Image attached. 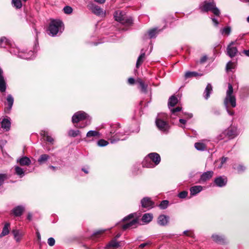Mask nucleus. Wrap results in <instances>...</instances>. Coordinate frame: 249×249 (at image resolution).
<instances>
[{"mask_svg":"<svg viewBox=\"0 0 249 249\" xmlns=\"http://www.w3.org/2000/svg\"><path fill=\"white\" fill-rule=\"evenodd\" d=\"M8 107L5 108V111L9 112L12 107L14 103V98L11 94H8L6 98Z\"/></svg>","mask_w":249,"mask_h":249,"instance_id":"4be33fe9","label":"nucleus"},{"mask_svg":"<svg viewBox=\"0 0 249 249\" xmlns=\"http://www.w3.org/2000/svg\"><path fill=\"white\" fill-rule=\"evenodd\" d=\"M151 244V242L150 241H148L147 242L142 243L139 245L140 248H143L148 245H149Z\"/></svg>","mask_w":249,"mask_h":249,"instance_id":"bf43d9fd","label":"nucleus"},{"mask_svg":"<svg viewBox=\"0 0 249 249\" xmlns=\"http://www.w3.org/2000/svg\"><path fill=\"white\" fill-rule=\"evenodd\" d=\"M88 8L94 14L97 16L104 17L106 15V11H103V9L98 5H96L93 3H90L88 5Z\"/></svg>","mask_w":249,"mask_h":249,"instance_id":"0eeeda50","label":"nucleus"},{"mask_svg":"<svg viewBox=\"0 0 249 249\" xmlns=\"http://www.w3.org/2000/svg\"><path fill=\"white\" fill-rule=\"evenodd\" d=\"M50 159V156L47 154H42L38 159V162L40 164H43Z\"/></svg>","mask_w":249,"mask_h":249,"instance_id":"c9c22d12","label":"nucleus"},{"mask_svg":"<svg viewBox=\"0 0 249 249\" xmlns=\"http://www.w3.org/2000/svg\"><path fill=\"white\" fill-rule=\"evenodd\" d=\"M203 187L200 185L194 186L190 188V195L192 196H196L202 190Z\"/></svg>","mask_w":249,"mask_h":249,"instance_id":"5701e85b","label":"nucleus"},{"mask_svg":"<svg viewBox=\"0 0 249 249\" xmlns=\"http://www.w3.org/2000/svg\"><path fill=\"white\" fill-rule=\"evenodd\" d=\"M1 127L8 131L10 129L11 126V122L8 119H3L1 122Z\"/></svg>","mask_w":249,"mask_h":249,"instance_id":"bb28decb","label":"nucleus"},{"mask_svg":"<svg viewBox=\"0 0 249 249\" xmlns=\"http://www.w3.org/2000/svg\"><path fill=\"white\" fill-rule=\"evenodd\" d=\"M114 18L115 20L126 26L131 25L133 23L132 18L126 16L125 13L121 10H117L114 12Z\"/></svg>","mask_w":249,"mask_h":249,"instance_id":"423d86ee","label":"nucleus"},{"mask_svg":"<svg viewBox=\"0 0 249 249\" xmlns=\"http://www.w3.org/2000/svg\"><path fill=\"white\" fill-rule=\"evenodd\" d=\"M212 19V20L213 22V25L215 26H217L219 24V22L217 20V19L214 18H211Z\"/></svg>","mask_w":249,"mask_h":249,"instance_id":"052dcab7","label":"nucleus"},{"mask_svg":"<svg viewBox=\"0 0 249 249\" xmlns=\"http://www.w3.org/2000/svg\"><path fill=\"white\" fill-rule=\"evenodd\" d=\"M195 148L199 151H203L206 149L205 145L202 142H196L195 144Z\"/></svg>","mask_w":249,"mask_h":249,"instance_id":"ea45409f","label":"nucleus"},{"mask_svg":"<svg viewBox=\"0 0 249 249\" xmlns=\"http://www.w3.org/2000/svg\"><path fill=\"white\" fill-rule=\"evenodd\" d=\"M141 204L142 208L147 210L152 209L154 206V203L151 200L149 197H144L141 200Z\"/></svg>","mask_w":249,"mask_h":249,"instance_id":"9d476101","label":"nucleus"},{"mask_svg":"<svg viewBox=\"0 0 249 249\" xmlns=\"http://www.w3.org/2000/svg\"><path fill=\"white\" fill-rule=\"evenodd\" d=\"M179 122L181 124H185L186 121V120L183 119H179Z\"/></svg>","mask_w":249,"mask_h":249,"instance_id":"774afa93","label":"nucleus"},{"mask_svg":"<svg viewBox=\"0 0 249 249\" xmlns=\"http://www.w3.org/2000/svg\"><path fill=\"white\" fill-rule=\"evenodd\" d=\"M97 145L100 147L107 146L108 144V142L104 139H100L97 142Z\"/></svg>","mask_w":249,"mask_h":249,"instance_id":"a18cd8bd","label":"nucleus"},{"mask_svg":"<svg viewBox=\"0 0 249 249\" xmlns=\"http://www.w3.org/2000/svg\"><path fill=\"white\" fill-rule=\"evenodd\" d=\"M178 102V98L175 96H171L168 100V105L169 107H174Z\"/></svg>","mask_w":249,"mask_h":249,"instance_id":"7c9ffc66","label":"nucleus"},{"mask_svg":"<svg viewBox=\"0 0 249 249\" xmlns=\"http://www.w3.org/2000/svg\"><path fill=\"white\" fill-rule=\"evenodd\" d=\"M212 238L214 242L219 244H223L226 243V240L224 236L213 234Z\"/></svg>","mask_w":249,"mask_h":249,"instance_id":"aec40b11","label":"nucleus"},{"mask_svg":"<svg viewBox=\"0 0 249 249\" xmlns=\"http://www.w3.org/2000/svg\"><path fill=\"white\" fill-rule=\"evenodd\" d=\"M138 225V220L137 219H133L131 221L124 224L123 226V229L125 230L129 228H135Z\"/></svg>","mask_w":249,"mask_h":249,"instance_id":"f3484780","label":"nucleus"},{"mask_svg":"<svg viewBox=\"0 0 249 249\" xmlns=\"http://www.w3.org/2000/svg\"><path fill=\"white\" fill-rule=\"evenodd\" d=\"M41 135H43L44 137H46V140L47 141L53 143L54 140L50 136H49L47 132L44 131L43 133H41Z\"/></svg>","mask_w":249,"mask_h":249,"instance_id":"37998d69","label":"nucleus"},{"mask_svg":"<svg viewBox=\"0 0 249 249\" xmlns=\"http://www.w3.org/2000/svg\"><path fill=\"white\" fill-rule=\"evenodd\" d=\"M221 35L223 36H229L231 32V28L230 26H226L220 30Z\"/></svg>","mask_w":249,"mask_h":249,"instance_id":"e433bc0d","label":"nucleus"},{"mask_svg":"<svg viewBox=\"0 0 249 249\" xmlns=\"http://www.w3.org/2000/svg\"><path fill=\"white\" fill-rule=\"evenodd\" d=\"M86 137L88 138H90L92 137L99 138L100 137V134L99 132L95 130H89L87 132Z\"/></svg>","mask_w":249,"mask_h":249,"instance_id":"72a5a7b5","label":"nucleus"},{"mask_svg":"<svg viewBox=\"0 0 249 249\" xmlns=\"http://www.w3.org/2000/svg\"><path fill=\"white\" fill-rule=\"evenodd\" d=\"M228 160V158L227 157H223L222 158H221V163H220V164L218 166V168H220L222 167V165L225 163L226 162V161H227Z\"/></svg>","mask_w":249,"mask_h":249,"instance_id":"5fc2aeb1","label":"nucleus"},{"mask_svg":"<svg viewBox=\"0 0 249 249\" xmlns=\"http://www.w3.org/2000/svg\"><path fill=\"white\" fill-rule=\"evenodd\" d=\"M170 217L168 215L164 214L160 215L158 218L157 223L161 226H165L168 225Z\"/></svg>","mask_w":249,"mask_h":249,"instance_id":"ddd939ff","label":"nucleus"},{"mask_svg":"<svg viewBox=\"0 0 249 249\" xmlns=\"http://www.w3.org/2000/svg\"><path fill=\"white\" fill-rule=\"evenodd\" d=\"M120 246V243L116 239L111 240L105 247L106 249H111L112 248H117Z\"/></svg>","mask_w":249,"mask_h":249,"instance_id":"412c9836","label":"nucleus"},{"mask_svg":"<svg viewBox=\"0 0 249 249\" xmlns=\"http://www.w3.org/2000/svg\"><path fill=\"white\" fill-rule=\"evenodd\" d=\"M199 9L202 13L211 11L216 16H219L220 14V10L216 7L215 4L214 2L205 1L199 4Z\"/></svg>","mask_w":249,"mask_h":249,"instance_id":"39448f33","label":"nucleus"},{"mask_svg":"<svg viewBox=\"0 0 249 249\" xmlns=\"http://www.w3.org/2000/svg\"><path fill=\"white\" fill-rule=\"evenodd\" d=\"M17 162L21 166H29L31 163V160L29 158L23 156L18 159Z\"/></svg>","mask_w":249,"mask_h":249,"instance_id":"dca6fc26","label":"nucleus"},{"mask_svg":"<svg viewBox=\"0 0 249 249\" xmlns=\"http://www.w3.org/2000/svg\"><path fill=\"white\" fill-rule=\"evenodd\" d=\"M181 110V107H177L176 108L171 109V117L172 118H175V116L178 115V112H180Z\"/></svg>","mask_w":249,"mask_h":249,"instance_id":"58836bf2","label":"nucleus"},{"mask_svg":"<svg viewBox=\"0 0 249 249\" xmlns=\"http://www.w3.org/2000/svg\"><path fill=\"white\" fill-rule=\"evenodd\" d=\"M137 82L139 84L140 87H141V91L142 92L146 93L147 85H145L144 82L141 79H137Z\"/></svg>","mask_w":249,"mask_h":249,"instance_id":"f704fd0d","label":"nucleus"},{"mask_svg":"<svg viewBox=\"0 0 249 249\" xmlns=\"http://www.w3.org/2000/svg\"><path fill=\"white\" fill-rule=\"evenodd\" d=\"M145 52H144L143 49H142L141 54L138 57L137 60V62H136V66L137 68H138L140 67V66L143 63V61L145 59Z\"/></svg>","mask_w":249,"mask_h":249,"instance_id":"393cba45","label":"nucleus"},{"mask_svg":"<svg viewBox=\"0 0 249 249\" xmlns=\"http://www.w3.org/2000/svg\"><path fill=\"white\" fill-rule=\"evenodd\" d=\"M207 59V57L206 56H203V57H202L200 60V62L201 63H203L204 62H205L206 60Z\"/></svg>","mask_w":249,"mask_h":249,"instance_id":"69168bd1","label":"nucleus"},{"mask_svg":"<svg viewBox=\"0 0 249 249\" xmlns=\"http://www.w3.org/2000/svg\"><path fill=\"white\" fill-rule=\"evenodd\" d=\"M233 89L231 84H228V89L226 92V96L224 99V104L225 107H235L236 106V99L232 95Z\"/></svg>","mask_w":249,"mask_h":249,"instance_id":"20e7f679","label":"nucleus"},{"mask_svg":"<svg viewBox=\"0 0 249 249\" xmlns=\"http://www.w3.org/2000/svg\"><path fill=\"white\" fill-rule=\"evenodd\" d=\"M12 45V42L10 40L5 37H1L0 38V48H6L7 46Z\"/></svg>","mask_w":249,"mask_h":249,"instance_id":"b1692460","label":"nucleus"},{"mask_svg":"<svg viewBox=\"0 0 249 249\" xmlns=\"http://www.w3.org/2000/svg\"><path fill=\"white\" fill-rule=\"evenodd\" d=\"M212 90L213 88L211 84H208L204 92V97L205 99L207 100L209 98Z\"/></svg>","mask_w":249,"mask_h":249,"instance_id":"cd10ccee","label":"nucleus"},{"mask_svg":"<svg viewBox=\"0 0 249 249\" xmlns=\"http://www.w3.org/2000/svg\"><path fill=\"white\" fill-rule=\"evenodd\" d=\"M188 195V192L186 191H182L178 195V196L180 198H185Z\"/></svg>","mask_w":249,"mask_h":249,"instance_id":"8fccbe9b","label":"nucleus"},{"mask_svg":"<svg viewBox=\"0 0 249 249\" xmlns=\"http://www.w3.org/2000/svg\"><path fill=\"white\" fill-rule=\"evenodd\" d=\"M12 233L14 235V238L17 242H19L21 238L22 234L18 230H13Z\"/></svg>","mask_w":249,"mask_h":249,"instance_id":"473e14b6","label":"nucleus"},{"mask_svg":"<svg viewBox=\"0 0 249 249\" xmlns=\"http://www.w3.org/2000/svg\"><path fill=\"white\" fill-rule=\"evenodd\" d=\"M9 51L13 54L18 55L19 57V54H21V51H19V48L14 47L13 44H12L11 46H9Z\"/></svg>","mask_w":249,"mask_h":249,"instance_id":"c85d7f7f","label":"nucleus"},{"mask_svg":"<svg viewBox=\"0 0 249 249\" xmlns=\"http://www.w3.org/2000/svg\"><path fill=\"white\" fill-rule=\"evenodd\" d=\"M233 65V63L231 62V61H229L226 65V70L227 71H229L231 70L233 67L232 65Z\"/></svg>","mask_w":249,"mask_h":249,"instance_id":"4d7b16f0","label":"nucleus"},{"mask_svg":"<svg viewBox=\"0 0 249 249\" xmlns=\"http://www.w3.org/2000/svg\"><path fill=\"white\" fill-rule=\"evenodd\" d=\"M107 229H102V230H98L96 231H95L93 233V235L96 236L97 234H102V233H104L105 231H107Z\"/></svg>","mask_w":249,"mask_h":249,"instance_id":"6e6d98bb","label":"nucleus"},{"mask_svg":"<svg viewBox=\"0 0 249 249\" xmlns=\"http://www.w3.org/2000/svg\"><path fill=\"white\" fill-rule=\"evenodd\" d=\"M160 157L157 153L149 154L142 162V166L147 168H153L160 163Z\"/></svg>","mask_w":249,"mask_h":249,"instance_id":"f03ea898","label":"nucleus"},{"mask_svg":"<svg viewBox=\"0 0 249 249\" xmlns=\"http://www.w3.org/2000/svg\"><path fill=\"white\" fill-rule=\"evenodd\" d=\"M71 121L73 124L77 123L80 121H85V122L83 124H81L79 125H75L76 127L78 128H84L90 124L91 118L85 112L79 111L76 112L72 116Z\"/></svg>","mask_w":249,"mask_h":249,"instance_id":"f257e3e1","label":"nucleus"},{"mask_svg":"<svg viewBox=\"0 0 249 249\" xmlns=\"http://www.w3.org/2000/svg\"><path fill=\"white\" fill-rule=\"evenodd\" d=\"M80 134V131L78 130L71 129L68 131V135L70 137H75Z\"/></svg>","mask_w":249,"mask_h":249,"instance_id":"a19ab883","label":"nucleus"},{"mask_svg":"<svg viewBox=\"0 0 249 249\" xmlns=\"http://www.w3.org/2000/svg\"><path fill=\"white\" fill-rule=\"evenodd\" d=\"M13 6L17 9H19L22 7V3L20 0H12Z\"/></svg>","mask_w":249,"mask_h":249,"instance_id":"c03bdc74","label":"nucleus"},{"mask_svg":"<svg viewBox=\"0 0 249 249\" xmlns=\"http://www.w3.org/2000/svg\"><path fill=\"white\" fill-rule=\"evenodd\" d=\"M47 242L50 246L52 247L54 245L55 241L53 238L50 237L48 238Z\"/></svg>","mask_w":249,"mask_h":249,"instance_id":"864d4df0","label":"nucleus"},{"mask_svg":"<svg viewBox=\"0 0 249 249\" xmlns=\"http://www.w3.org/2000/svg\"><path fill=\"white\" fill-rule=\"evenodd\" d=\"M64 29L63 22L59 19L52 20L49 26V34L52 36H56L58 33H61Z\"/></svg>","mask_w":249,"mask_h":249,"instance_id":"7ed1b4c3","label":"nucleus"},{"mask_svg":"<svg viewBox=\"0 0 249 249\" xmlns=\"http://www.w3.org/2000/svg\"><path fill=\"white\" fill-rule=\"evenodd\" d=\"M239 134L237 128L235 126L229 127L226 131V135L230 139H233L236 137Z\"/></svg>","mask_w":249,"mask_h":249,"instance_id":"2eb2a0df","label":"nucleus"},{"mask_svg":"<svg viewBox=\"0 0 249 249\" xmlns=\"http://www.w3.org/2000/svg\"><path fill=\"white\" fill-rule=\"evenodd\" d=\"M226 109V110L228 112V113L229 114V115H231V116H232L234 115V112L233 111H231V110H230L229 109V107H225Z\"/></svg>","mask_w":249,"mask_h":249,"instance_id":"680f3d73","label":"nucleus"},{"mask_svg":"<svg viewBox=\"0 0 249 249\" xmlns=\"http://www.w3.org/2000/svg\"><path fill=\"white\" fill-rule=\"evenodd\" d=\"M127 136H125L123 132H121L120 131H118L116 132L115 135L112 138L110 139L111 143H114L118 141H124L126 139Z\"/></svg>","mask_w":249,"mask_h":249,"instance_id":"4468645a","label":"nucleus"},{"mask_svg":"<svg viewBox=\"0 0 249 249\" xmlns=\"http://www.w3.org/2000/svg\"><path fill=\"white\" fill-rule=\"evenodd\" d=\"M95 2L99 4H103L105 2L106 0H94Z\"/></svg>","mask_w":249,"mask_h":249,"instance_id":"338daca9","label":"nucleus"},{"mask_svg":"<svg viewBox=\"0 0 249 249\" xmlns=\"http://www.w3.org/2000/svg\"><path fill=\"white\" fill-rule=\"evenodd\" d=\"M214 183L217 187H224L227 183V178L224 176L218 177L214 179Z\"/></svg>","mask_w":249,"mask_h":249,"instance_id":"9b49d317","label":"nucleus"},{"mask_svg":"<svg viewBox=\"0 0 249 249\" xmlns=\"http://www.w3.org/2000/svg\"><path fill=\"white\" fill-rule=\"evenodd\" d=\"M133 216H134V214L133 213H131L130 214H129L128 216L125 217L124 219H123V220L124 221H126L128 219H131L133 217Z\"/></svg>","mask_w":249,"mask_h":249,"instance_id":"e2e57ef3","label":"nucleus"},{"mask_svg":"<svg viewBox=\"0 0 249 249\" xmlns=\"http://www.w3.org/2000/svg\"><path fill=\"white\" fill-rule=\"evenodd\" d=\"M213 171H208L204 172L200 176L199 179L200 183H203L207 180H210L213 175Z\"/></svg>","mask_w":249,"mask_h":249,"instance_id":"f8f14e48","label":"nucleus"},{"mask_svg":"<svg viewBox=\"0 0 249 249\" xmlns=\"http://www.w3.org/2000/svg\"><path fill=\"white\" fill-rule=\"evenodd\" d=\"M156 124L159 129L163 132L167 131L169 128L168 124L159 117L156 120Z\"/></svg>","mask_w":249,"mask_h":249,"instance_id":"6e6552de","label":"nucleus"},{"mask_svg":"<svg viewBox=\"0 0 249 249\" xmlns=\"http://www.w3.org/2000/svg\"><path fill=\"white\" fill-rule=\"evenodd\" d=\"M156 29H153L151 30H150L148 32V36L150 38L155 37L156 36L157 32H156Z\"/></svg>","mask_w":249,"mask_h":249,"instance_id":"de8ad7c7","label":"nucleus"},{"mask_svg":"<svg viewBox=\"0 0 249 249\" xmlns=\"http://www.w3.org/2000/svg\"><path fill=\"white\" fill-rule=\"evenodd\" d=\"M10 226V224L9 223L7 222L5 223L4 226L2 229V232L0 234V237L4 236L9 233Z\"/></svg>","mask_w":249,"mask_h":249,"instance_id":"c756f323","label":"nucleus"},{"mask_svg":"<svg viewBox=\"0 0 249 249\" xmlns=\"http://www.w3.org/2000/svg\"><path fill=\"white\" fill-rule=\"evenodd\" d=\"M24 209L23 206H18L13 209L12 213L15 216H19L22 214Z\"/></svg>","mask_w":249,"mask_h":249,"instance_id":"a878e982","label":"nucleus"},{"mask_svg":"<svg viewBox=\"0 0 249 249\" xmlns=\"http://www.w3.org/2000/svg\"><path fill=\"white\" fill-rule=\"evenodd\" d=\"M235 43V41H232L227 48V55L231 58L234 57L238 53L237 49L234 46Z\"/></svg>","mask_w":249,"mask_h":249,"instance_id":"1a4fd4ad","label":"nucleus"},{"mask_svg":"<svg viewBox=\"0 0 249 249\" xmlns=\"http://www.w3.org/2000/svg\"><path fill=\"white\" fill-rule=\"evenodd\" d=\"M7 178V175L5 174H0V186H1L4 181Z\"/></svg>","mask_w":249,"mask_h":249,"instance_id":"3c124183","label":"nucleus"},{"mask_svg":"<svg viewBox=\"0 0 249 249\" xmlns=\"http://www.w3.org/2000/svg\"><path fill=\"white\" fill-rule=\"evenodd\" d=\"M15 170L16 174L19 176L20 177H22L25 175V171L24 170L18 166H15Z\"/></svg>","mask_w":249,"mask_h":249,"instance_id":"4c0bfd02","label":"nucleus"},{"mask_svg":"<svg viewBox=\"0 0 249 249\" xmlns=\"http://www.w3.org/2000/svg\"><path fill=\"white\" fill-rule=\"evenodd\" d=\"M34 57V52L32 51H29L28 52L21 51V54H19V58L25 59H32Z\"/></svg>","mask_w":249,"mask_h":249,"instance_id":"6ab92c4d","label":"nucleus"},{"mask_svg":"<svg viewBox=\"0 0 249 249\" xmlns=\"http://www.w3.org/2000/svg\"><path fill=\"white\" fill-rule=\"evenodd\" d=\"M183 233H184V234H185L187 236H190V237H193V236H194L193 232L190 231H185L183 232Z\"/></svg>","mask_w":249,"mask_h":249,"instance_id":"13d9d810","label":"nucleus"},{"mask_svg":"<svg viewBox=\"0 0 249 249\" xmlns=\"http://www.w3.org/2000/svg\"><path fill=\"white\" fill-rule=\"evenodd\" d=\"M234 168L236 169L238 173L243 172L246 169L245 167L242 165H239L236 168L235 167Z\"/></svg>","mask_w":249,"mask_h":249,"instance_id":"603ef678","label":"nucleus"},{"mask_svg":"<svg viewBox=\"0 0 249 249\" xmlns=\"http://www.w3.org/2000/svg\"><path fill=\"white\" fill-rule=\"evenodd\" d=\"M198 75V73L195 71H187L185 74V78H188L192 77H196Z\"/></svg>","mask_w":249,"mask_h":249,"instance_id":"79ce46f5","label":"nucleus"},{"mask_svg":"<svg viewBox=\"0 0 249 249\" xmlns=\"http://www.w3.org/2000/svg\"><path fill=\"white\" fill-rule=\"evenodd\" d=\"M153 215L151 213H145L142 217V220L143 222L148 223L152 221L153 219Z\"/></svg>","mask_w":249,"mask_h":249,"instance_id":"2f4dec72","label":"nucleus"},{"mask_svg":"<svg viewBox=\"0 0 249 249\" xmlns=\"http://www.w3.org/2000/svg\"><path fill=\"white\" fill-rule=\"evenodd\" d=\"M6 89V83L3 75V71L0 67V91L4 92Z\"/></svg>","mask_w":249,"mask_h":249,"instance_id":"a211bd4d","label":"nucleus"},{"mask_svg":"<svg viewBox=\"0 0 249 249\" xmlns=\"http://www.w3.org/2000/svg\"><path fill=\"white\" fill-rule=\"evenodd\" d=\"M168 204L169 201L168 200H163L160 202L159 207L161 209H165L168 207Z\"/></svg>","mask_w":249,"mask_h":249,"instance_id":"49530a36","label":"nucleus"},{"mask_svg":"<svg viewBox=\"0 0 249 249\" xmlns=\"http://www.w3.org/2000/svg\"><path fill=\"white\" fill-rule=\"evenodd\" d=\"M64 12L66 14H70L72 12V8L69 6H66L63 8Z\"/></svg>","mask_w":249,"mask_h":249,"instance_id":"09e8293b","label":"nucleus"},{"mask_svg":"<svg viewBox=\"0 0 249 249\" xmlns=\"http://www.w3.org/2000/svg\"><path fill=\"white\" fill-rule=\"evenodd\" d=\"M128 82L129 84H133L135 82V80L133 78L130 77L128 79Z\"/></svg>","mask_w":249,"mask_h":249,"instance_id":"0e129e2a","label":"nucleus"}]
</instances>
